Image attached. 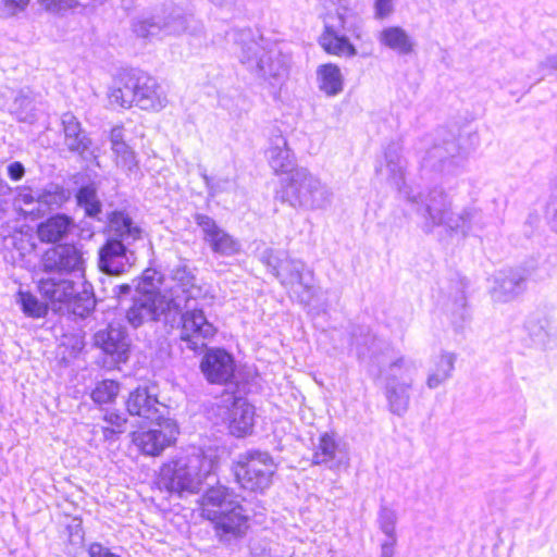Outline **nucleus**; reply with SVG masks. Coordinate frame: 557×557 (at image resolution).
I'll return each mask as SVG.
<instances>
[{"instance_id":"nucleus-55","label":"nucleus","mask_w":557,"mask_h":557,"mask_svg":"<svg viewBox=\"0 0 557 557\" xmlns=\"http://www.w3.org/2000/svg\"><path fill=\"white\" fill-rule=\"evenodd\" d=\"M553 223H554V227L557 231V208H556V211H555V214H554V218H553Z\"/></svg>"},{"instance_id":"nucleus-24","label":"nucleus","mask_w":557,"mask_h":557,"mask_svg":"<svg viewBox=\"0 0 557 557\" xmlns=\"http://www.w3.org/2000/svg\"><path fill=\"white\" fill-rule=\"evenodd\" d=\"M110 145L115 165L127 173L138 170L135 151L126 143L123 126H114L110 132Z\"/></svg>"},{"instance_id":"nucleus-18","label":"nucleus","mask_w":557,"mask_h":557,"mask_svg":"<svg viewBox=\"0 0 557 557\" xmlns=\"http://www.w3.org/2000/svg\"><path fill=\"white\" fill-rule=\"evenodd\" d=\"M200 368L210 383L223 384L233 376L234 361L225 350L210 349L203 356Z\"/></svg>"},{"instance_id":"nucleus-40","label":"nucleus","mask_w":557,"mask_h":557,"mask_svg":"<svg viewBox=\"0 0 557 557\" xmlns=\"http://www.w3.org/2000/svg\"><path fill=\"white\" fill-rule=\"evenodd\" d=\"M77 202L85 209L89 216H96L101 209V205L97 198L96 190L91 186L82 187L77 194Z\"/></svg>"},{"instance_id":"nucleus-12","label":"nucleus","mask_w":557,"mask_h":557,"mask_svg":"<svg viewBox=\"0 0 557 557\" xmlns=\"http://www.w3.org/2000/svg\"><path fill=\"white\" fill-rule=\"evenodd\" d=\"M85 268V252L78 244H59L47 249L40 259V269L46 273H73Z\"/></svg>"},{"instance_id":"nucleus-11","label":"nucleus","mask_w":557,"mask_h":557,"mask_svg":"<svg viewBox=\"0 0 557 557\" xmlns=\"http://www.w3.org/2000/svg\"><path fill=\"white\" fill-rule=\"evenodd\" d=\"M151 422V428L132 433V443L141 454L154 457L175 442L178 430L176 423L169 418Z\"/></svg>"},{"instance_id":"nucleus-50","label":"nucleus","mask_w":557,"mask_h":557,"mask_svg":"<svg viewBox=\"0 0 557 557\" xmlns=\"http://www.w3.org/2000/svg\"><path fill=\"white\" fill-rule=\"evenodd\" d=\"M541 66L552 70H557V55L547 57L542 63Z\"/></svg>"},{"instance_id":"nucleus-32","label":"nucleus","mask_w":557,"mask_h":557,"mask_svg":"<svg viewBox=\"0 0 557 557\" xmlns=\"http://www.w3.org/2000/svg\"><path fill=\"white\" fill-rule=\"evenodd\" d=\"M65 145L72 151L84 152L88 149L90 140L82 132L81 123L70 112L62 115Z\"/></svg>"},{"instance_id":"nucleus-34","label":"nucleus","mask_w":557,"mask_h":557,"mask_svg":"<svg viewBox=\"0 0 557 557\" xmlns=\"http://www.w3.org/2000/svg\"><path fill=\"white\" fill-rule=\"evenodd\" d=\"M157 16L161 18L163 35L176 36L184 33L187 28L186 17L174 7L162 9L157 13Z\"/></svg>"},{"instance_id":"nucleus-33","label":"nucleus","mask_w":557,"mask_h":557,"mask_svg":"<svg viewBox=\"0 0 557 557\" xmlns=\"http://www.w3.org/2000/svg\"><path fill=\"white\" fill-rule=\"evenodd\" d=\"M320 45L327 53L339 57H354L357 53L347 37L341 36L329 26L325 27V32L320 37Z\"/></svg>"},{"instance_id":"nucleus-43","label":"nucleus","mask_w":557,"mask_h":557,"mask_svg":"<svg viewBox=\"0 0 557 557\" xmlns=\"http://www.w3.org/2000/svg\"><path fill=\"white\" fill-rule=\"evenodd\" d=\"M14 113L16 114L17 119L23 122H29L33 120V100L25 95H20L15 98L14 103Z\"/></svg>"},{"instance_id":"nucleus-52","label":"nucleus","mask_w":557,"mask_h":557,"mask_svg":"<svg viewBox=\"0 0 557 557\" xmlns=\"http://www.w3.org/2000/svg\"><path fill=\"white\" fill-rule=\"evenodd\" d=\"M117 433L115 429L111 428H103V435L107 440L111 438L113 434Z\"/></svg>"},{"instance_id":"nucleus-51","label":"nucleus","mask_w":557,"mask_h":557,"mask_svg":"<svg viewBox=\"0 0 557 557\" xmlns=\"http://www.w3.org/2000/svg\"><path fill=\"white\" fill-rule=\"evenodd\" d=\"M3 238H4V247L5 248H9L10 246H15L14 236L7 237L5 235H3Z\"/></svg>"},{"instance_id":"nucleus-1","label":"nucleus","mask_w":557,"mask_h":557,"mask_svg":"<svg viewBox=\"0 0 557 557\" xmlns=\"http://www.w3.org/2000/svg\"><path fill=\"white\" fill-rule=\"evenodd\" d=\"M171 280V313L182 315L181 339L188 349L200 350L216 332L203 314V308L211 304L213 296L206 286L197 283L196 276L187 265L173 269Z\"/></svg>"},{"instance_id":"nucleus-45","label":"nucleus","mask_w":557,"mask_h":557,"mask_svg":"<svg viewBox=\"0 0 557 557\" xmlns=\"http://www.w3.org/2000/svg\"><path fill=\"white\" fill-rule=\"evenodd\" d=\"M394 11L393 0H374V17L384 20Z\"/></svg>"},{"instance_id":"nucleus-15","label":"nucleus","mask_w":557,"mask_h":557,"mask_svg":"<svg viewBox=\"0 0 557 557\" xmlns=\"http://www.w3.org/2000/svg\"><path fill=\"white\" fill-rule=\"evenodd\" d=\"M467 152L455 138L434 144L423 157V165L440 172L454 173L462 168Z\"/></svg>"},{"instance_id":"nucleus-14","label":"nucleus","mask_w":557,"mask_h":557,"mask_svg":"<svg viewBox=\"0 0 557 557\" xmlns=\"http://www.w3.org/2000/svg\"><path fill=\"white\" fill-rule=\"evenodd\" d=\"M221 401L219 414L227 423L230 432L237 437L248 435L255 423L253 407L245 398L231 394L225 395Z\"/></svg>"},{"instance_id":"nucleus-29","label":"nucleus","mask_w":557,"mask_h":557,"mask_svg":"<svg viewBox=\"0 0 557 557\" xmlns=\"http://www.w3.org/2000/svg\"><path fill=\"white\" fill-rule=\"evenodd\" d=\"M267 157L270 166L276 174L292 173L294 171V157L288 148L286 138L282 135H276L272 138Z\"/></svg>"},{"instance_id":"nucleus-56","label":"nucleus","mask_w":557,"mask_h":557,"mask_svg":"<svg viewBox=\"0 0 557 557\" xmlns=\"http://www.w3.org/2000/svg\"><path fill=\"white\" fill-rule=\"evenodd\" d=\"M203 180L206 182V185L210 187V178L208 177V175L203 174Z\"/></svg>"},{"instance_id":"nucleus-13","label":"nucleus","mask_w":557,"mask_h":557,"mask_svg":"<svg viewBox=\"0 0 557 557\" xmlns=\"http://www.w3.org/2000/svg\"><path fill=\"white\" fill-rule=\"evenodd\" d=\"M273 272L282 285L297 295L300 302L310 304L314 295L312 272H305V263L300 260L285 259L278 267L273 265Z\"/></svg>"},{"instance_id":"nucleus-36","label":"nucleus","mask_w":557,"mask_h":557,"mask_svg":"<svg viewBox=\"0 0 557 557\" xmlns=\"http://www.w3.org/2000/svg\"><path fill=\"white\" fill-rule=\"evenodd\" d=\"M17 304L21 305L23 312L32 318H41L46 315L48 304H44L29 292L20 290L17 294Z\"/></svg>"},{"instance_id":"nucleus-6","label":"nucleus","mask_w":557,"mask_h":557,"mask_svg":"<svg viewBox=\"0 0 557 557\" xmlns=\"http://www.w3.org/2000/svg\"><path fill=\"white\" fill-rule=\"evenodd\" d=\"M407 199L418 206L429 230L445 225L450 230L466 231L476 213L474 209L454 211L447 196L440 189L431 190L426 195L408 191Z\"/></svg>"},{"instance_id":"nucleus-44","label":"nucleus","mask_w":557,"mask_h":557,"mask_svg":"<svg viewBox=\"0 0 557 557\" xmlns=\"http://www.w3.org/2000/svg\"><path fill=\"white\" fill-rule=\"evenodd\" d=\"M29 3V0H3L0 8V16L10 18L24 12Z\"/></svg>"},{"instance_id":"nucleus-21","label":"nucleus","mask_w":557,"mask_h":557,"mask_svg":"<svg viewBox=\"0 0 557 557\" xmlns=\"http://www.w3.org/2000/svg\"><path fill=\"white\" fill-rule=\"evenodd\" d=\"M38 290L53 310H58L61 305L70 302L76 293L74 282L62 277L40 278Z\"/></svg>"},{"instance_id":"nucleus-49","label":"nucleus","mask_w":557,"mask_h":557,"mask_svg":"<svg viewBox=\"0 0 557 557\" xmlns=\"http://www.w3.org/2000/svg\"><path fill=\"white\" fill-rule=\"evenodd\" d=\"M396 537H388L381 546V557H394Z\"/></svg>"},{"instance_id":"nucleus-8","label":"nucleus","mask_w":557,"mask_h":557,"mask_svg":"<svg viewBox=\"0 0 557 557\" xmlns=\"http://www.w3.org/2000/svg\"><path fill=\"white\" fill-rule=\"evenodd\" d=\"M276 471L273 458L263 451H252L243 456L234 468L237 482L245 490L264 491L272 483Z\"/></svg>"},{"instance_id":"nucleus-20","label":"nucleus","mask_w":557,"mask_h":557,"mask_svg":"<svg viewBox=\"0 0 557 557\" xmlns=\"http://www.w3.org/2000/svg\"><path fill=\"white\" fill-rule=\"evenodd\" d=\"M525 276L521 270L509 269L499 272L494 278L491 295L497 302H508L524 292Z\"/></svg>"},{"instance_id":"nucleus-31","label":"nucleus","mask_w":557,"mask_h":557,"mask_svg":"<svg viewBox=\"0 0 557 557\" xmlns=\"http://www.w3.org/2000/svg\"><path fill=\"white\" fill-rule=\"evenodd\" d=\"M138 89V74H127L120 81V86L111 89L109 99L111 104L121 108H131L136 103V92Z\"/></svg>"},{"instance_id":"nucleus-39","label":"nucleus","mask_w":557,"mask_h":557,"mask_svg":"<svg viewBox=\"0 0 557 557\" xmlns=\"http://www.w3.org/2000/svg\"><path fill=\"white\" fill-rule=\"evenodd\" d=\"M120 392L119 383L113 380L99 382L91 393V398L98 404H108L115 399Z\"/></svg>"},{"instance_id":"nucleus-19","label":"nucleus","mask_w":557,"mask_h":557,"mask_svg":"<svg viewBox=\"0 0 557 557\" xmlns=\"http://www.w3.org/2000/svg\"><path fill=\"white\" fill-rule=\"evenodd\" d=\"M135 106L150 112H159L168 106V97L154 77L145 73L138 74Z\"/></svg>"},{"instance_id":"nucleus-53","label":"nucleus","mask_w":557,"mask_h":557,"mask_svg":"<svg viewBox=\"0 0 557 557\" xmlns=\"http://www.w3.org/2000/svg\"><path fill=\"white\" fill-rule=\"evenodd\" d=\"M210 1L216 5H223V4L232 3L234 0H210Z\"/></svg>"},{"instance_id":"nucleus-28","label":"nucleus","mask_w":557,"mask_h":557,"mask_svg":"<svg viewBox=\"0 0 557 557\" xmlns=\"http://www.w3.org/2000/svg\"><path fill=\"white\" fill-rule=\"evenodd\" d=\"M457 356L455 352L442 350L431 359L425 384L435 389L447 382L455 370Z\"/></svg>"},{"instance_id":"nucleus-26","label":"nucleus","mask_w":557,"mask_h":557,"mask_svg":"<svg viewBox=\"0 0 557 557\" xmlns=\"http://www.w3.org/2000/svg\"><path fill=\"white\" fill-rule=\"evenodd\" d=\"M75 227L74 220L62 213L54 214L37 226V237L41 243L55 244L66 238Z\"/></svg>"},{"instance_id":"nucleus-2","label":"nucleus","mask_w":557,"mask_h":557,"mask_svg":"<svg viewBox=\"0 0 557 557\" xmlns=\"http://www.w3.org/2000/svg\"><path fill=\"white\" fill-rule=\"evenodd\" d=\"M109 237L98 252L99 269L110 275L127 272L136 263L129 246L141 239L143 230L123 212H114L108 224Z\"/></svg>"},{"instance_id":"nucleus-22","label":"nucleus","mask_w":557,"mask_h":557,"mask_svg":"<svg viewBox=\"0 0 557 557\" xmlns=\"http://www.w3.org/2000/svg\"><path fill=\"white\" fill-rule=\"evenodd\" d=\"M161 407L163 405L159 403L154 394L150 393L148 387L136 388L126 400V408L129 414L150 421L163 419L160 412Z\"/></svg>"},{"instance_id":"nucleus-16","label":"nucleus","mask_w":557,"mask_h":557,"mask_svg":"<svg viewBox=\"0 0 557 557\" xmlns=\"http://www.w3.org/2000/svg\"><path fill=\"white\" fill-rule=\"evenodd\" d=\"M195 221L201 228L203 242L220 256H233L240 250V244L216 222L206 214H196Z\"/></svg>"},{"instance_id":"nucleus-38","label":"nucleus","mask_w":557,"mask_h":557,"mask_svg":"<svg viewBox=\"0 0 557 557\" xmlns=\"http://www.w3.org/2000/svg\"><path fill=\"white\" fill-rule=\"evenodd\" d=\"M39 191L30 188H23L15 197L14 205L25 216H38L36 207H38Z\"/></svg>"},{"instance_id":"nucleus-23","label":"nucleus","mask_w":557,"mask_h":557,"mask_svg":"<svg viewBox=\"0 0 557 557\" xmlns=\"http://www.w3.org/2000/svg\"><path fill=\"white\" fill-rule=\"evenodd\" d=\"M381 47L395 52L397 55H409L416 50V41L403 27L391 25L383 27L376 35Z\"/></svg>"},{"instance_id":"nucleus-9","label":"nucleus","mask_w":557,"mask_h":557,"mask_svg":"<svg viewBox=\"0 0 557 557\" xmlns=\"http://www.w3.org/2000/svg\"><path fill=\"white\" fill-rule=\"evenodd\" d=\"M417 367L412 361L400 358L388 368L386 397L391 411L401 416L409 406L411 388Z\"/></svg>"},{"instance_id":"nucleus-46","label":"nucleus","mask_w":557,"mask_h":557,"mask_svg":"<svg viewBox=\"0 0 557 557\" xmlns=\"http://www.w3.org/2000/svg\"><path fill=\"white\" fill-rule=\"evenodd\" d=\"M104 421L112 426L111 429H115L117 433L122 432L123 426L126 423V419L117 412L106 413Z\"/></svg>"},{"instance_id":"nucleus-7","label":"nucleus","mask_w":557,"mask_h":557,"mask_svg":"<svg viewBox=\"0 0 557 557\" xmlns=\"http://www.w3.org/2000/svg\"><path fill=\"white\" fill-rule=\"evenodd\" d=\"M236 45V54L240 62L255 69L271 85H276L286 75L287 69L282 54L276 50H264L249 33H242Z\"/></svg>"},{"instance_id":"nucleus-30","label":"nucleus","mask_w":557,"mask_h":557,"mask_svg":"<svg viewBox=\"0 0 557 557\" xmlns=\"http://www.w3.org/2000/svg\"><path fill=\"white\" fill-rule=\"evenodd\" d=\"M317 84L320 91L334 97L344 89V76L341 69L333 63H325L317 69Z\"/></svg>"},{"instance_id":"nucleus-25","label":"nucleus","mask_w":557,"mask_h":557,"mask_svg":"<svg viewBox=\"0 0 557 557\" xmlns=\"http://www.w3.org/2000/svg\"><path fill=\"white\" fill-rule=\"evenodd\" d=\"M376 172L395 188L401 190L405 185L406 161L397 146L393 145L386 149L384 162L380 164Z\"/></svg>"},{"instance_id":"nucleus-5","label":"nucleus","mask_w":557,"mask_h":557,"mask_svg":"<svg viewBox=\"0 0 557 557\" xmlns=\"http://www.w3.org/2000/svg\"><path fill=\"white\" fill-rule=\"evenodd\" d=\"M281 198L294 209L318 211L332 205L333 191L309 170L299 168L283 185Z\"/></svg>"},{"instance_id":"nucleus-4","label":"nucleus","mask_w":557,"mask_h":557,"mask_svg":"<svg viewBox=\"0 0 557 557\" xmlns=\"http://www.w3.org/2000/svg\"><path fill=\"white\" fill-rule=\"evenodd\" d=\"M215 469V457L203 451L180 456L160 471V484L171 493H197Z\"/></svg>"},{"instance_id":"nucleus-48","label":"nucleus","mask_w":557,"mask_h":557,"mask_svg":"<svg viewBox=\"0 0 557 557\" xmlns=\"http://www.w3.org/2000/svg\"><path fill=\"white\" fill-rule=\"evenodd\" d=\"M25 169L18 161L12 162L8 166V174L11 180L18 181L24 176Z\"/></svg>"},{"instance_id":"nucleus-27","label":"nucleus","mask_w":557,"mask_h":557,"mask_svg":"<svg viewBox=\"0 0 557 557\" xmlns=\"http://www.w3.org/2000/svg\"><path fill=\"white\" fill-rule=\"evenodd\" d=\"M312 461L315 465H326L329 468L347 466V458L335 440L333 434L324 433L319 437L313 453Z\"/></svg>"},{"instance_id":"nucleus-47","label":"nucleus","mask_w":557,"mask_h":557,"mask_svg":"<svg viewBox=\"0 0 557 557\" xmlns=\"http://www.w3.org/2000/svg\"><path fill=\"white\" fill-rule=\"evenodd\" d=\"M88 553L90 557H120L99 543H92L89 546Z\"/></svg>"},{"instance_id":"nucleus-10","label":"nucleus","mask_w":557,"mask_h":557,"mask_svg":"<svg viewBox=\"0 0 557 557\" xmlns=\"http://www.w3.org/2000/svg\"><path fill=\"white\" fill-rule=\"evenodd\" d=\"M172 284L164 293L146 290L139 294L126 312V319L133 327L158 320L162 314L171 313Z\"/></svg>"},{"instance_id":"nucleus-35","label":"nucleus","mask_w":557,"mask_h":557,"mask_svg":"<svg viewBox=\"0 0 557 557\" xmlns=\"http://www.w3.org/2000/svg\"><path fill=\"white\" fill-rule=\"evenodd\" d=\"M133 32L137 37L149 39L159 36L162 33L161 18L157 16V13L149 16L143 17L134 22Z\"/></svg>"},{"instance_id":"nucleus-54","label":"nucleus","mask_w":557,"mask_h":557,"mask_svg":"<svg viewBox=\"0 0 557 557\" xmlns=\"http://www.w3.org/2000/svg\"><path fill=\"white\" fill-rule=\"evenodd\" d=\"M119 288H120V292L123 293V294H127L129 292V289H131V287L128 285H126V284L120 285Z\"/></svg>"},{"instance_id":"nucleus-42","label":"nucleus","mask_w":557,"mask_h":557,"mask_svg":"<svg viewBox=\"0 0 557 557\" xmlns=\"http://www.w3.org/2000/svg\"><path fill=\"white\" fill-rule=\"evenodd\" d=\"M397 522V513L395 510L382 507L379 513L380 529L387 537H396L395 527Z\"/></svg>"},{"instance_id":"nucleus-3","label":"nucleus","mask_w":557,"mask_h":557,"mask_svg":"<svg viewBox=\"0 0 557 557\" xmlns=\"http://www.w3.org/2000/svg\"><path fill=\"white\" fill-rule=\"evenodd\" d=\"M201 517L213 524L221 542L242 537L248 530V517L234 493L226 486L209 488L201 497Z\"/></svg>"},{"instance_id":"nucleus-37","label":"nucleus","mask_w":557,"mask_h":557,"mask_svg":"<svg viewBox=\"0 0 557 557\" xmlns=\"http://www.w3.org/2000/svg\"><path fill=\"white\" fill-rule=\"evenodd\" d=\"M66 200L63 189L54 187L53 189L39 191L38 207H36L38 216L47 211L59 208Z\"/></svg>"},{"instance_id":"nucleus-17","label":"nucleus","mask_w":557,"mask_h":557,"mask_svg":"<svg viewBox=\"0 0 557 557\" xmlns=\"http://www.w3.org/2000/svg\"><path fill=\"white\" fill-rule=\"evenodd\" d=\"M95 345L117 362H125L128 358L131 343L126 331L121 325L110 324L106 330L98 331Z\"/></svg>"},{"instance_id":"nucleus-41","label":"nucleus","mask_w":557,"mask_h":557,"mask_svg":"<svg viewBox=\"0 0 557 557\" xmlns=\"http://www.w3.org/2000/svg\"><path fill=\"white\" fill-rule=\"evenodd\" d=\"M40 9L51 14H62L79 4V0H37Z\"/></svg>"}]
</instances>
